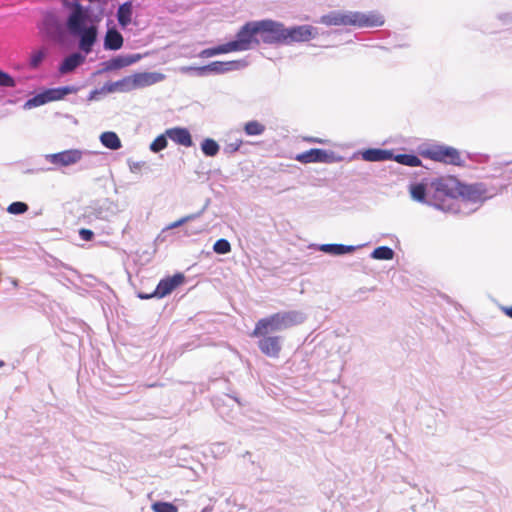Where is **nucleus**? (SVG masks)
I'll list each match as a JSON object with an SVG mask.
<instances>
[{
    "mask_svg": "<svg viewBox=\"0 0 512 512\" xmlns=\"http://www.w3.org/2000/svg\"><path fill=\"white\" fill-rule=\"evenodd\" d=\"M302 321L303 317L297 311L277 312L259 319L250 336L259 338L258 348L262 354L278 358L282 350V338L271 333L293 327Z\"/></svg>",
    "mask_w": 512,
    "mask_h": 512,
    "instance_id": "f257e3e1",
    "label": "nucleus"
},
{
    "mask_svg": "<svg viewBox=\"0 0 512 512\" xmlns=\"http://www.w3.org/2000/svg\"><path fill=\"white\" fill-rule=\"evenodd\" d=\"M69 9L66 29L71 36L78 38L79 49L89 54L98 37L97 21L91 17L89 10L78 2L70 4Z\"/></svg>",
    "mask_w": 512,
    "mask_h": 512,
    "instance_id": "f03ea898",
    "label": "nucleus"
},
{
    "mask_svg": "<svg viewBox=\"0 0 512 512\" xmlns=\"http://www.w3.org/2000/svg\"><path fill=\"white\" fill-rule=\"evenodd\" d=\"M257 21H250L237 32L236 39L216 47L204 49L200 57H212L219 54L247 51L260 44Z\"/></svg>",
    "mask_w": 512,
    "mask_h": 512,
    "instance_id": "7ed1b4c3",
    "label": "nucleus"
},
{
    "mask_svg": "<svg viewBox=\"0 0 512 512\" xmlns=\"http://www.w3.org/2000/svg\"><path fill=\"white\" fill-rule=\"evenodd\" d=\"M322 23L329 26H355L359 28L379 27L384 18L377 12H332L322 17Z\"/></svg>",
    "mask_w": 512,
    "mask_h": 512,
    "instance_id": "20e7f679",
    "label": "nucleus"
},
{
    "mask_svg": "<svg viewBox=\"0 0 512 512\" xmlns=\"http://www.w3.org/2000/svg\"><path fill=\"white\" fill-rule=\"evenodd\" d=\"M433 192L428 203L438 209L449 211L453 202L459 197L461 182L453 176L441 177L431 183Z\"/></svg>",
    "mask_w": 512,
    "mask_h": 512,
    "instance_id": "39448f33",
    "label": "nucleus"
},
{
    "mask_svg": "<svg viewBox=\"0 0 512 512\" xmlns=\"http://www.w3.org/2000/svg\"><path fill=\"white\" fill-rule=\"evenodd\" d=\"M420 155L426 159L441 162L447 165H454L459 167L465 165V160L462 157L461 152L451 146L431 145L421 149Z\"/></svg>",
    "mask_w": 512,
    "mask_h": 512,
    "instance_id": "423d86ee",
    "label": "nucleus"
},
{
    "mask_svg": "<svg viewBox=\"0 0 512 512\" xmlns=\"http://www.w3.org/2000/svg\"><path fill=\"white\" fill-rule=\"evenodd\" d=\"M260 43L284 44V25L273 20L257 21Z\"/></svg>",
    "mask_w": 512,
    "mask_h": 512,
    "instance_id": "0eeeda50",
    "label": "nucleus"
},
{
    "mask_svg": "<svg viewBox=\"0 0 512 512\" xmlns=\"http://www.w3.org/2000/svg\"><path fill=\"white\" fill-rule=\"evenodd\" d=\"M185 281V277L182 273H177L172 277H167L158 283L156 289L152 293H138V297L140 299H150L153 297L163 298L169 295L174 289L183 284Z\"/></svg>",
    "mask_w": 512,
    "mask_h": 512,
    "instance_id": "6e6552de",
    "label": "nucleus"
},
{
    "mask_svg": "<svg viewBox=\"0 0 512 512\" xmlns=\"http://www.w3.org/2000/svg\"><path fill=\"white\" fill-rule=\"evenodd\" d=\"M316 31L310 25H300L291 28L284 26V44H291L294 42H306L315 37Z\"/></svg>",
    "mask_w": 512,
    "mask_h": 512,
    "instance_id": "1a4fd4ad",
    "label": "nucleus"
},
{
    "mask_svg": "<svg viewBox=\"0 0 512 512\" xmlns=\"http://www.w3.org/2000/svg\"><path fill=\"white\" fill-rule=\"evenodd\" d=\"M459 197L465 201L477 203L483 202L488 196V191L484 184L476 183L466 185L461 183V189H459Z\"/></svg>",
    "mask_w": 512,
    "mask_h": 512,
    "instance_id": "9d476101",
    "label": "nucleus"
},
{
    "mask_svg": "<svg viewBox=\"0 0 512 512\" xmlns=\"http://www.w3.org/2000/svg\"><path fill=\"white\" fill-rule=\"evenodd\" d=\"M238 68V61H214L209 63L208 65L201 66V67H186L183 70L185 72L195 70L198 72V74L203 75L207 72H213L217 74H222L231 70H234Z\"/></svg>",
    "mask_w": 512,
    "mask_h": 512,
    "instance_id": "9b49d317",
    "label": "nucleus"
},
{
    "mask_svg": "<svg viewBox=\"0 0 512 512\" xmlns=\"http://www.w3.org/2000/svg\"><path fill=\"white\" fill-rule=\"evenodd\" d=\"M82 158V151L78 149L65 150L48 156L50 163L57 166H69L79 162Z\"/></svg>",
    "mask_w": 512,
    "mask_h": 512,
    "instance_id": "f8f14e48",
    "label": "nucleus"
},
{
    "mask_svg": "<svg viewBox=\"0 0 512 512\" xmlns=\"http://www.w3.org/2000/svg\"><path fill=\"white\" fill-rule=\"evenodd\" d=\"M129 78L131 89L134 90L153 85L158 81L162 80L163 76L159 73L143 72L136 73L132 76H129Z\"/></svg>",
    "mask_w": 512,
    "mask_h": 512,
    "instance_id": "ddd939ff",
    "label": "nucleus"
},
{
    "mask_svg": "<svg viewBox=\"0 0 512 512\" xmlns=\"http://www.w3.org/2000/svg\"><path fill=\"white\" fill-rule=\"evenodd\" d=\"M166 135L169 139L178 145L184 147H191L193 145L192 136L187 128H169L166 130Z\"/></svg>",
    "mask_w": 512,
    "mask_h": 512,
    "instance_id": "4468645a",
    "label": "nucleus"
},
{
    "mask_svg": "<svg viewBox=\"0 0 512 512\" xmlns=\"http://www.w3.org/2000/svg\"><path fill=\"white\" fill-rule=\"evenodd\" d=\"M328 158V153L325 150L312 148L308 151L297 154L294 159L300 163L308 164L315 162H326Z\"/></svg>",
    "mask_w": 512,
    "mask_h": 512,
    "instance_id": "2eb2a0df",
    "label": "nucleus"
},
{
    "mask_svg": "<svg viewBox=\"0 0 512 512\" xmlns=\"http://www.w3.org/2000/svg\"><path fill=\"white\" fill-rule=\"evenodd\" d=\"M85 61V56L76 52L72 53L61 62L59 65L58 71L61 75L68 74L74 71L78 66H80Z\"/></svg>",
    "mask_w": 512,
    "mask_h": 512,
    "instance_id": "dca6fc26",
    "label": "nucleus"
},
{
    "mask_svg": "<svg viewBox=\"0 0 512 512\" xmlns=\"http://www.w3.org/2000/svg\"><path fill=\"white\" fill-rule=\"evenodd\" d=\"M123 37L115 28L108 29L104 38V47L107 50H119L123 46Z\"/></svg>",
    "mask_w": 512,
    "mask_h": 512,
    "instance_id": "f3484780",
    "label": "nucleus"
},
{
    "mask_svg": "<svg viewBox=\"0 0 512 512\" xmlns=\"http://www.w3.org/2000/svg\"><path fill=\"white\" fill-rule=\"evenodd\" d=\"M76 92L77 88L74 86H63L47 89L44 91L47 102L62 100L65 96Z\"/></svg>",
    "mask_w": 512,
    "mask_h": 512,
    "instance_id": "a211bd4d",
    "label": "nucleus"
},
{
    "mask_svg": "<svg viewBox=\"0 0 512 512\" xmlns=\"http://www.w3.org/2000/svg\"><path fill=\"white\" fill-rule=\"evenodd\" d=\"M362 157L364 160L370 162L385 161L392 158V152L384 149L372 148L365 150L362 153Z\"/></svg>",
    "mask_w": 512,
    "mask_h": 512,
    "instance_id": "6ab92c4d",
    "label": "nucleus"
},
{
    "mask_svg": "<svg viewBox=\"0 0 512 512\" xmlns=\"http://www.w3.org/2000/svg\"><path fill=\"white\" fill-rule=\"evenodd\" d=\"M117 19L122 28L127 27L132 20V3L125 2L120 5L117 11Z\"/></svg>",
    "mask_w": 512,
    "mask_h": 512,
    "instance_id": "aec40b11",
    "label": "nucleus"
},
{
    "mask_svg": "<svg viewBox=\"0 0 512 512\" xmlns=\"http://www.w3.org/2000/svg\"><path fill=\"white\" fill-rule=\"evenodd\" d=\"M103 89L108 93L131 91L130 78L128 76L119 81L108 82L103 86Z\"/></svg>",
    "mask_w": 512,
    "mask_h": 512,
    "instance_id": "412c9836",
    "label": "nucleus"
},
{
    "mask_svg": "<svg viewBox=\"0 0 512 512\" xmlns=\"http://www.w3.org/2000/svg\"><path fill=\"white\" fill-rule=\"evenodd\" d=\"M101 143L112 150H117L121 147V141L115 132L107 131L100 136Z\"/></svg>",
    "mask_w": 512,
    "mask_h": 512,
    "instance_id": "4be33fe9",
    "label": "nucleus"
},
{
    "mask_svg": "<svg viewBox=\"0 0 512 512\" xmlns=\"http://www.w3.org/2000/svg\"><path fill=\"white\" fill-rule=\"evenodd\" d=\"M321 250L327 253L342 255L354 250L353 246H345L342 244H325L321 247Z\"/></svg>",
    "mask_w": 512,
    "mask_h": 512,
    "instance_id": "5701e85b",
    "label": "nucleus"
},
{
    "mask_svg": "<svg viewBox=\"0 0 512 512\" xmlns=\"http://www.w3.org/2000/svg\"><path fill=\"white\" fill-rule=\"evenodd\" d=\"M46 56V48H39L37 50L32 51L29 58V66L33 69L38 68L40 64L43 62V60L46 58Z\"/></svg>",
    "mask_w": 512,
    "mask_h": 512,
    "instance_id": "b1692460",
    "label": "nucleus"
},
{
    "mask_svg": "<svg viewBox=\"0 0 512 512\" xmlns=\"http://www.w3.org/2000/svg\"><path fill=\"white\" fill-rule=\"evenodd\" d=\"M411 197L418 202H426V186L422 183L413 184L410 186Z\"/></svg>",
    "mask_w": 512,
    "mask_h": 512,
    "instance_id": "393cba45",
    "label": "nucleus"
},
{
    "mask_svg": "<svg viewBox=\"0 0 512 512\" xmlns=\"http://www.w3.org/2000/svg\"><path fill=\"white\" fill-rule=\"evenodd\" d=\"M265 129V125L256 120L249 121L244 125V131L249 136L261 135Z\"/></svg>",
    "mask_w": 512,
    "mask_h": 512,
    "instance_id": "a878e982",
    "label": "nucleus"
},
{
    "mask_svg": "<svg viewBox=\"0 0 512 512\" xmlns=\"http://www.w3.org/2000/svg\"><path fill=\"white\" fill-rule=\"evenodd\" d=\"M395 160L406 166L417 167L421 165V160L413 154H398L395 156Z\"/></svg>",
    "mask_w": 512,
    "mask_h": 512,
    "instance_id": "bb28decb",
    "label": "nucleus"
},
{
    "mask_svg": "<svg viewBox=\"0 0 512 512\" xmlns=\"http://www.w3.org/2000/svg\"><path fill=\"white\" fill-rule=\"evenodd\" d=\"M201 149L206 156L213 157L218 153L219 145L215 140L206 138L201 144Z\"/></svg>",
    "mask_w": 512,
    "mask_h": 512,
    "instance_id": "cd10ccee",
    "label": "nucleus"
},
{
    "mask_svg": "<svg viewBox=\"0 0 512 512\" xmlns=\"http://www.w3.org/2000/svg\"><path fill=\"white\" fill-rule=\"evenodd\" d=\"M372 258L377 260H391L394 257V251L387 246H380L373 250Z\"/></svg>",
    "mask_w": 512,
    "mask_h": 512,
    "instance_id": "c85d7f7f",
    "label": "nucleus"
},
{
    "mask_svg": "<svg viewBox=\"0 0 512 512\" xmlns=\"http://www.w3.org/2000/svg\"><path fill=\"white\" fill-rule=\"evenodd\" d=\"M135 61H136V59L131 56H118L116 58H113L110 61L109 68L110 69H120V68L131 65Z\"/></svg>",
    "mask_w": 512,
    "mask_h": 512,
    "instance_id": "c756f323",
    "label": "nucleus"
},
{
    "mask_svg": "<svg viewBox=\"0 0 512 512\" xmlns=\"http://www.w3.org/2000/svg\"><path fill=\"white\" fill-rule=\"evenodd\" d=\"M166 132L156 137L150 144L151 151L157 153L165 149L168 145Z\"/></svg>",
    "mask_w": 512,
    "mask_h": 512,
    "instance_id": "7c9ffc66",
    "label": "nucleus"
},
{
    "mask_svg": "<svg viewBox=\"0 0 512 512\" xmlns=\"http://www.w3.org/2000/svg\"><path fill=\"white\" fill-rule=\"evenodd\" d=\"M48 103L44 91L26 101L24 107L31 109Z\"/></svg>",
    "mask_w": 512,
    "mask_h": 512,
    "instance_id": "2f4dec72",
    "label": "nucleus"
},
{
    "mask_svg": "<svg viewBox=\"0 0 512 512\" xmlns=\"http://www.w3.org/2000/svg\"><path fill=\"white\" fill-rule=\"evenodd\" d=\"M154 512H178L177 506L169 502L158 501L152 504Z\"/></svg>",
    "mask_w": 512,
    "mask_h": 512,
    "instance_id": "473e14b6",
    "label": "nucleus"
},
{
    "mask_svg": "<svg viewBox=\"0 0 512 512\" xmlns=\"http://www.w3.org/2000/svg\"><path fill=\"white\" fill-rule=\"evenodd\" d=\"M213 250L217 254H227L231 251V245L226 239H219L213 245Z\"/></svg>",
    "mask_w": 512,
    "mask_h": 512,
    "instance_id": "72a5a7b5",
    "label": "nucleus"
},
{
    "mask_svg": "<svg viewBox=\"0 0 512 512\" xmlns=\"http://www.w3.org/2000/svg\"><path fill=\"white\" fill-rule=\"evenodd\" d=\"M27 210H28V205L24 202H13L7 208V211L10 214H23Z\"/></svg>",
    "mask_w": 512,
    "mask_h": 512,
    "instance_id": "f704fd0d",
    "label": "nucleus"
},
{
    "mask_svg": "<svg viewBox=\"0 0 512 512\" xmlns=\"http://www.w3.org/2000/svg\"><path fill=\"white\" fill-rule=\"evenodd\" d=\"M15 85V80L8 73L0 70V86L14 87Z\"/></svg>",
    "mask_w": 512,
    "mask_h": 512,
    "instance_id": "c9c22d12",
    "label": "nucleus"
},
{
    "mask_svg": "<svg viewBox=\"0 0 512 512\" xmlns=\"http://www.w3.org/2000/svg\"><path fill=\"white\" fill-rule=\"evenodd\" d=\"M79 235H80L81 239H83L85 241H91L94 237L93 231L86 229V228L80 229Z\"/></svg>",
    "mask_w": 512,
    "mask_h": 512,
    "instance_id": "e433bc0d",
    "label": "nucleus"
},
{
    "mask_svg": "<svg viewBox=\"0 0 512 512\" xmlns=\"http://www.w3.org/2000/svg\"><path fill=\"white\" fill-rule=\"evenodd\" d=\"M193 219V216L192 215H189V216H185L175 222H173L172 224L169 225V228H176V227H179L181 225H183L184 223H186L187 221Z\"/></svg>",
    "mask_w": 512,
    "mask_h": 512,
    "instance_id": "4c0bfd02",
    "label": "nucleus"
},
{
    "mask_svg": "<svg viewBox=\"0 0 512 512\" xmlns=\"http://www.w3.org/2000/svg\"><path fill=\"white\" fill-rule=\"evenodd\" d=\"M240 145H241V141L238 142V143H231L228 145V148H229V151L230 152H235L237 151L239 148H240Z\"/></svg>",
    "mask_w": 512,
    "mask_h": 512,
    "instance_id": "58836bf2",
    "label": "nucleus"
},
{
    "mask_svg": "<svg viewBox=\"0 0 512 512\" xmlns=\"http://www.w3.org/2000/svg\"><path fill=\"white\" fill-rule=\"evenodd\" d=\"M501 310H502V312H503L506 316H508V317L512 318V306H510V307H502V308H501Z\"/></svg>",
    "mask_w": 512,
    "mask_h": 512,
    "instance_id": "ea45409f",
    "label": "nucleus"
},
{
    "mask_svg": "<svg viewBox=\"0 0 512 512\" xmlns=\"http://www.w3.org/2000/svg\"><path fill=\"white\" fill-rule=\"evenodd\" d=\"M308 141L320 144L324 143V140L318 138H309Z\"/></svg>",
    "mask_w": 512,
    "mask_h": 512,
    "instance_id": "a19ab883",
    "label": "nucleus"
},
{
    "mask_svg": "<svg viewBox=\"0 0 512 512\" xmlns=\"http://www.w3.org/2000/svg\"><path fill=\"white\" fill-rule=\"evenodd\" d=\"M4 366V362L0 361V368Z\"/></svg>",
    "mask_w": 512,
    "mask_h": 512,
    "instance_id": "79ce46f5",
    "label": "nucleus"
}]
</instances>
